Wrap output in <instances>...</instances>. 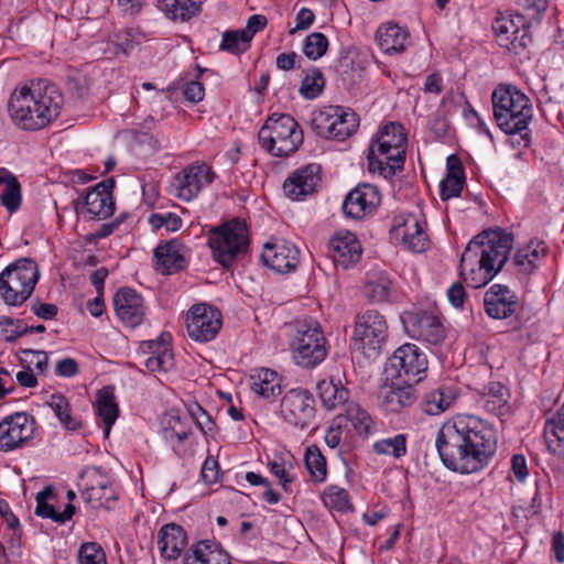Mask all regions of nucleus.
<instances>
[{
	"instance_id": "1",
	"label": "nucleus",
	"mask_w": 564,
	"mask_h": 564,
	"mask_svg": "<svg viewBox=\"0 0 564 564\" xmlns=\"http://www.w3.org/2000/svg\"><path fill=\"white\" fill-rule=\"evenodd\" d=\"M513 237L501 228L486 229L474 237L460 257V275L467 280L491 282L503 271L517 280L530 279L540 270L547 250L541 243H529L510 256Z\"/></svg>"
},
{
	"instance_id": "2",
	"label": "nucleus",
	"mask_w": 564,
	"mask_h": 564,
	"mask_svg": "<svg viewBox=\"0 0 564 564\" xmlns=\"http://www.w3.org/2000/svg\"><path fill=\"white\" fill-rule=\"evenodd\" d=\"M435 448L446 469L459 475L478 474L494 460L498 435L489 422L475 415L458 414L441 425Z\"/></svg>"
},
{
	"instance_id": "3",
	"label": "nucleus",
	"mask_w": 564,
	"mask_h": 564,
	"mask_svg": "<svg viewBox=\"0 0 564 564\" xmlns=\"http://www.w3.org/2000/svg\"><path fill=\"white\" fill-rule=\"evenodd\" d=\"M64 102L59 88L46 79L17 87L8 101L9 115L20 129L36 131L55 120Z\"/></svg>"
},
{
	"instance_id": "4",
	"label": "nucleus",
	"mask_w": 564,
	"mask_h": 564,
	"mask_svg": "<svg viewBox=\"0 0 564 564\" xmlns=\"http://www.w3.org/2000/svg\"><path fill=\"white\" fill-rule=\"evenodd\" d=\"M491 101L497 127L506 134H519L518 144L529 147V124L533 119L530 98L514 85L500 84L492 91Z\"/></svg>"
},
{
	"instance_id": "5",
	"label": "nucleus",
	"mask_w": 564,
	"mask_h": 564,
	"mask_svg": "<svg viewBox=\"0 0 564 564\" xmlns=\"http://www.w3.org/2000/svg\"><path fill=\"white\" fill-rule=\"evenodd\" d=\"M406 135L402 124L389 122L380 130L379 137L368 150V169L384 178H391L401 171L405 161Z\"/></svg>"
},
{
	"instance_id": "6",
	"label": "nucleus",
	"mask_w": 564,
	"mask_h": 564,
	"mask_svg": "<svg viewBox=\"0 0 564 564\" xmlns=\"http://www.w3.org/2000/svg\"><path fill=\"white\" fill-rule=\"evenodd\" d=\"M288 328L290 350L297 366L313 369L325 360L328 354L327 339L316 319L296 318L288 325Z\"/></svg>"
},
{
	"instance_id": "7",
	"label": "nucleus",
	"mask_w": 564,
	"mask_h": 564,
	"mask_svg": "<svg viewBox=\"0 0 564 564\" xmlns=\"http://www.w3.org/2000/svg\"><path fill=\"white\" fill-rule=\"evenodd\" d=\"M400 318L406 335L427 347H441L447 337L445 318L435 303L413 305Z\"/></svg>"
},
{
	"instance_id": "8",
	"label": "nucleus",
	"mask_w": 564,
	"mask_h": 564,
	"mask_svg": "<svg viewBox=\"0 0 564 564\" xmlns=\"http://www.w3.org/2000/svg\"><path fill=\"white\" fill-rule=\"evenodd\" d=\"M258 140L269 154L284 158L296 152L303 143V131L292 116L273 113L260 128Z\"/></svg>"
},
{
	"instance_id": "9",
	"label": "nucleus",
	"mask_w": 564,
	"mask_h": 564,
	"mask_svg": "<svg viewBox=\"0 0 564 564\" xmlns=\"http://www.w3.org/2000/svg\"><path fill=\"white\" fill-rule=\"evenodd\" d=\"M208 245L214 259L225 269L232 264L249 249L247 225L239 218H234L209 230Z\"/></svg>"
},
{
	"instance_id": "10",
	"label": "nucleus",
	"mask_w": 564,
	"mask_h": 564,
	"mask_svg": "<svg viewBox=\"0 0 564 564\" xmlns=\"http://www.w3.org/2000/svg\"><path fill=\"white\" fill-rule=\"evenodd\" d=\"M388 338L386 317L378 311L368 310L355 324L352 344L366 358H376Z\"/></svg>"
},
{
	"instance_id": "11",
	"label": "nucleus",
	"mask_w": 564,
	"mask_h": 564,
	"mask_svg": "<svg viewBox=\"0 0 564 564\" xmlns=\"http://www.w3.org/2000/svg\"><path fill=\"white\" fill-rule=\"evenodd\" d=\"M359 126L356 112L341 106H327L312 119V129L325 139L343 141L354 134Z\"/></svg>"
},
{
	"instance_id": "12",
	"label": "nucleus",
	"mask_w": 564,
	"mask_h": 564,
	"mask_svg": "<svg viewBox=\"0 0 564 564\" xmlns=\"http://www.w3.org/2000/svg\"><path fill=\"white\" fill-rule=\"evenodd\" d=\"M186 332L188 337L199 344L213 341L223 327L221 311L209 303H197L186 313Z\"/></svg>"
},
{
	"instance_id": "13",
	"label": "nucleus",
	"mask_w": 564,
	"mask_h": 564,
	"mask_svg": "<svg viewBox=\"0 0 564 564\" xmlns=\"http://www.w3.org/2000/svg\"><path fill=\"white\" fill-rule=\"evenodd\" d=\"M531 21L517 11L509 17L497 18L492 23V30L498 44L516 55L523 53L532 43Z\"/></svg>"
},
{
	"instance_id": "14",
	"label": "nucleus",
	"mask_w": 564,
	"mask_h": 564,
	"mask_svg": "<svg viewBox=\"0 0 564 564\" xmlns=\"http://www.w3.org/2000/svg\"><path fill=\"white\" fill-rule=\"evenodd\" d=\"M280 415L284 422L300 430H306L316 415V400L305 388L288 390L280 402Z\"/></svg>"
},
{
	"instance_id": "15",
	"label": "nucleus",
	"mask_w": 564,
	"mask_h": 564,
	"mask_svg": "<svg viewBox=\"0 0 564 564\" xmlns=\"http://www.w3.org/2000/svg\"><path fill=\"white\" fill-rule=\"evenodd\" d=\"M389 361L391 368L397 371L395 378L403 383L413 386L425 378L429 369L427 356L421 348L411 343L397 348Z\"/></svg>"
},
{
	"instance_id": "16",
	"label": "nucleus",
	"mask_w": 564,
	"mask_h": 564,
	"mask_svg": "<svg viewBox=\"0 0 564 564\" xmlns=\"http://www.w3.org/2000/svg\"><path fill=\"white\" fill-rule=\"evenodd\" d=\"M113 187L115 180L107 178L90 188L83 199H73L72 205L76 214L98 220L110 217L115 210Z\"/></svg>"
},
{
	"instance_id": "17",
	"label": "nucleus",
	"mask_w": 564,
	"mask_h": 564,
	"mask_svg": "<svg viewBox=\"0 0 564 564\" xmlns=\"http://www.w3.org/2000/svg\"><path fill=\"white\" fill-rule=\"evenodd\" d=\"M215 176L209 165L192 164L173 177L170 193L182 200L191 202L214 181Z\"/></svg>"
},
{
	"instance_id": "18",
	"label": "nucleus",
	"mask_w": 564,
	"mask_h": 564,
	"mask_svg": "<svg viewBox=\"0 0 564 564\" xmlns=\"http://www.w3.org/2000/svg\"><path fill=\"white\" fill-rule=\"evenodd\" d=\"M36 421L26 412H15L0 422V449L11 452L33 438Z\"/></svg>"
},
{
	"instance_id": "19",
	"label": "nucleus",
	"mask_w": 564,
	"mask_h": 564,
	"mask_svg": "<svg viewBox=\"0 0 564 564\" xmlns=\"http://www.w3.org/2000/svg\"><path fill=\"white\" fill-rule=\"evenodd\" d=\"M380 202L381 195L376 186L359 184L347 194L343 203V212L349 218L361 219L375 212Z\"/></svg>"
},
{
	"instance_id": "20",
	"label": "nucleus",
	"mask_w": 564,
	"mask_h": 564,
	"mask_svg": "<svg viewBox=\"0 0 564 564\" xmlns=\"http://www.w3.org/2000/svg\"><path fill=\"white\" fill-rule=\"evenodd\" d=\"M321 181V165L310 163L289 175L283 183V192L293 200H302L316 191Z\"/></svg>"
},
{
	"instance_id": "21",
	"label": "nucleus",
	"mask_w": 564,
	"mask_h": 564,
	"mask_svg": "<svg viewBox=\"0 0 564 564\" xmlns=\"http://www.w3.org/2000/svg\"><path fill=\"white\" fill-rule=\"evenodd\" d=\"M519 307V299L506 284H492L485 293L484 308L494 319L512 316Z\"/></svg>"
},
{
	"instance_id": "22",
	"label": "nucleus",
	"mask_w": 564,
	"mask_h": 564,
	"mask_svg": "<svg viewBox=\"0 0 564 564\" xmlns=\"http://www.w3.org/2000/svg\"><path fill=\"white\" fill-rule=\"evenodd\" d=\"M262 262L278 273H289L300 262L299 249L285 241L267 242L261 253Z\"/></svg>"
},
{
	"instance_id": "23",
	"label": "nucleus",
	"mask_w": 564,
	"mask_h": 564,
	"mask_svg": "<svg viewBox=\"0 0 564 564\" xmlns=\"http://www.w3.org/2000/svg\"><path fill=\"white\" fill-rule=\"evenodd\" d=\"M417 399L416 389L411 383L384 384L378 394L379 406L386 413L399 414L411 408Z\"/></svg>"
},
{
	"instance_id": "24",
	"label": "nucleus",
	"mask_w": 564,
	"mask_h": 564,
	"mask_svg": "<svg viewBox=\"0 0 564 564\" xmlns=\"http://www.w3.org/2000/svg\"><path fill=\"white\" fill-rule=\"evenodd\" d=\"M118 317L129 327L139 326L144 317L143 300L135 290L123 286L113 297Z\"/></svg>"
},
{
	"instance_id": "25",
	"label": "nucleus",
	"mask_w": 564,
	"mask_h": 564,
	"mask_svg": "<svg viewBox=\"0 0 564 564\" xmlns=\"http://www.w3.org/2000/svg\"><path fill=\"white\" fill-rule=\"evenodd\" d=\"M183 564H231V557L220 544L200 540L185 552Z\"/></svg>"
},
{
	"instance_id": "26",
	"label": "nucleus",
	"mask_w": 564,
	"mask_h": 564,
	"mask_svg": "<svg viewBox=\"0 0 564 564\" xmlns=\"http://www.w3.org/2000/svg\"><path fill=\"white\" fill-rule=\"evenodd\" d=\"M333 260L343 268H348L359 261L361 247L351 232H337L329 241Z\"/></svg>"
},
{
	"instance_id": "27",
	"label": "nucleus",
	"mask_w": 564,
	"mask_h": 564,
	"mask_svg": "<svg viewBox=\"0 0 564 564\" xmlns=\"http://www.w3.org/2000/svg\"><path fill=\"white\" fill-rule=\"evenodd\" d=\"M459 393L454 384H440L424 393L420 406L427 415H438L448 410Z\"/></svg>"
},
{
	"instance_id": "28",
	"label": "nucleus",
	"mask_w": 564,
	"mask_h": 564,
	"mask_svg": "<svg viewBox=\"0 0 564 564\" xmlns=\"http://www.w3.org/2000/svg\"><path fill=\"white\" fill-rule=\"evenodd\" d=\"M158 545L163 558L176 560L187 545L186 531L176 523H167L159 531Z\"/></svg>"
},
{
	"instance_id": "29",
	"label": "nucleus",
	"mask_w": 564,
	"mask_h": 564,
	"mask_svg": "<svg viewBox=\"0 0 564 564\" xmlns=\"http://www.w3.org/2000/svg\"><path fill=\"white\" fill-rule=\"evenodd\" d=\"M185 246L177 239H172L164 245H159L154 250L158 270L163 274H171L182 270L186 265Z\"/></svg>"
},
{
	"instance_id": "30",
	"label": "nucleus",
	"mask_w": 564,
	"mask_h": 564,
	"mask_svg": "<svg viewBox=\"0 0 564 564\" xmlns=\"http://www.w3.org/2000/svg\"><path fill=\"white\" fill-rule=\"evenodd\" d=\"M282 377L272 369L260 368L250 376L251 390L263 399H275L282 393Z\"/></svg>"
},
{
	"instance_id": "31",
	"label": "nucleus",
	"mask_w": 564,
	"mask_h": 564,
	"mask_svg": "<svg viewBox=\"0 0 564 564\" xmlns=\"http://www.w3.org/2000/svg\"><path fill=\"white\" fill-rule=\"evenodd\" d=\"M408 37V31L392 22L381 25L376 32L378 44L387 54L403 52Z\"/></svg>"
},
{
	"instance_id": "32",
	"label": "nucleus",
	"mask_w": 564,
	"mask_h": 564,
	"mask_svg": "<svg viewBox=\"0 0 564 564\" xmlns=\"http://www.w3.org/2000/svg\"><path fill=\"white\" fill-rule=\"evenodd\" d=\"M97 414L105 424V435L108 436L112 425L119 416V406L116 402L113 386H105L96 393Z\"/></svg>"
},
{
	"instance_id": "33",
	"label": "nucleus",
	"mask_w": 564,
	"mask_h": 564,
	"mask_svg": "<svg viewBox=\"0 0 564 564\" xmlns=\"http://www.w3.org/2000/svg\"><path fill=\"white\" fill-rule=\"evenodd\" d=\"M40 278L39 265L31 258H20L10 263L1 273L0 282L14 280L18 282H37Z\"/></svg>"
},
{
	"instance_id": "34",
	"label": "nucleus",
	"mask_w": 564,
	"mask_h": 564,
	"mask_svg": "<svg viewBox=\"0 0 564 564\" xmlns=\"http://www.w3.org/2000/svg\"><path fill=\"white\" fill-rule=\"evenodd\" d=\"M52 496L50 488H45L36 495V508L35 514L42 518L51 519L56 523H65L70 520L76 511L73 503H67L62 512H58L53 505L47 502V499Z\"/></svg>"
},
{
	"instance_id": "35",
	"label": "nucleus",
	"mask_w": 564,
	"mask_h": 564,
	"mask_svg": "<svg viewBox=\"0 0 564 564\" xmlns=\"http://www.w3.org/2000/svg\"><path fill=\"white\" fill-rule=\"evenodd\" d=\"M156 6L174 21H187L200 10L198 0H158Z\"/></svg>"
},
{
	"instance_id": "36",
	"label": "nucleus",
	"mask_w": 564,
	"mask_h": 564,
	"mask_svg": "<svg viewBox=\"0 0 564 564\" xmlns=\"http://www.w3.org/2000/svg\"><path fill=\"white\" fill-rule=\"evenodd\" d=\"M82 498L94 509L104 508L107 510L115 508L118 500L115 488L107 484H98L87 488L82 492Z\"/></svg>"
},
{
	"instance_id": "37",
	"label": "nucleus",
	"mask_w": 564,
	"mask_h": 564,
	"mask_svg": "<svg viewBox=\"0 0 564 564\" xmlns=\"http://www.w3.org/2000/svg\"><path fill=\"white\" fill-rule=\"evenodd\" d=\"M509 398L508 389L500 382H490L480 393L478 403L491 413H499L507 404Z\"/></svg>"
},
{
	"instance_id": "38",
	"label": "nucleus",
	"mask_w": 564,
	"mask_h": 564,
	"mask_svg": "<svg viewBox=\"0 0 564 564\" xmlns=\"http://www.w3.org/2000/svg\"><path fill=\"white\" fill-rule=\"evenodd\" d=\"M345 417L360 437H368L375 431V422L370 414L359 404L350 402L345 408Z\"/></svg>"
},
{
	"instance_id": "39",
	"label": "nucleus",
	"mask_w": 564,
	"mask_h": 564,
	"mask_svg": "<svg viewBox=\"0 0 564 564\" xmlns=\"http://www.w3.org/2000/svg\"><path fill=\"white\" fill-rule=\"evenodd\" d=\"M46 403L67 431L74 432L83 426L78 417L72 416L69 402L62 393L52 394Z\"/></svg>"
},
{
	"instance_id": "40",
	"label": "nucleus",
	"mask_w": 564,
	"mask_h": 564,
	"mask_svg": "<svg viewBox=\"0 0 564 564\" xmlns=\"http://www.w3.org/2000/svg\"><path fill=\"white\" fill-rule=\"evenodd\" d=\"M318 390L322 404L327 410H334L339 405L346 408L348 404L349 391L340 382L322 381L318 383Z\"/></svg>"
},
{
	"instance_id": "41",
	"label": "nucleus",
	"mask_w": 564,
	"mask_h": 564,
	"mask_svg": "<svg viewBox=\"0 0 564 564\" xmlns=\"http://www.w3.org/2000/svg\"><path fill=\"white\" fill-rule=\"evenodd\" d=\"M372 451L377 455L401 459L408 454V435L399 433L391 437L378 440L372 444Z\"/></svg>"
},
{
	"instance_id": "42",
	"label": "nucleus",
	"mask_w": 564,
	"mask_h": 564,
	"mask_svg": "<svg viewBox=\"0 0 564 564\" xmlns=\"http://www.w3.org/2000/svg\"><path fill=\"white\" fill-rule=\"evenodd\" d=\"M322 500L325 507L329 510H335L340 513L354 510L349 492L338 486H328L322 495Z\"/></svg>"
},
{
	"instance_id": "43",
	"label": "nucleus",
	"mask_w": 564,
	"mask_h": 564,
	"mask_svg": "<svg viewBox=\"0 0 564 564\" xmlns=\"http://www.w3.org/2000/svg\"><path fill=\"white\" fill-rule=\"evenodd\" d=\"M305 467L315 482H323L327 477L326 458L316 445L306 448L304 455Z\"/></svg>"
},
{
	"instance_id": "44",
	"label": "nucleus",
	"mask_w": 564,
	"mask_h": 564,
	"mask_svg": "<svg viewBox=\"0 0 564 564\" xmlns=\"http://www.w3.org/2000/svg\"><path fill=\"white\" fill-rule=\"evenodd\" d=\"M325 87V78L323 73L317 67H312L306 70L302 79L300 93L306 99H315L318 97Z\"/></svg>"
},
{
	"instance_id": "45",
	"label": "nucleus",
	"mask_w": 564,
	"mask_h": 564,
	"mask_svg": "<svg viewBox=\"0 0 564 564\" xmlns=\"http://www.w3.org/2000/svg\"><path fill=\"white\" fill-rule=\"evenodd\" d=\"M423 228L420 218L415 214L401 213L393 218V225L391 228L392 234L395 238L401 240L409 237L410 234L419 232Z\"/></svg>"
},
{
	"instance_id": "46",
	"label": "nucleus",
	"mask_w": 564,
	"mask_h": 564,
	"mask_svg": "<svg viewBox=\"0 0 564 564\" xmlns=\"http://www.w3.org/2000/svg\"><path fill=\"white\" fill-rule=\"evenodd\" d=\"M6 184L1 194L2 205L10 212H15L21 205V186L17 177L9 174L1 178Z\"/></svg>"
},
{
	"instance_id": "47",
	"label": "nucleus",
	"mask_w": 564,
	"mask_h": 564,
	"mask_svg": "<svg viewBox=\"0 0 564 564\" xmlns=\"http://www.w3.org/2000/svg\"><path fill=\"white\" fill-rule=\"evenodd\" d=\"M251 40L245 32L239 30L226 31L223 34V41L220 43V50L239 54L246 52L250 47Z\"/></svg>"
},
{
	"instance_id": "48",
	"label": "nucleus",
	"mask_w": 564,
	"mask_h": 564,
	"mask_svg": "<svg viewBox=\"0 0 564 564\" xmlns=\"http://www.w3.org/2000/svg\"><path fill=\"white\" fill-rule=\"evenodd\" d=\"M21 290H15L11 284H0V296L7 305H22L32 295L35 284H21Z\"/></svg>"
},
{
	"instance_id": "49",
	"label": "nucleus",
	"mask_w": 564,
	"mask_h": 564,
	"mask_svg": "<svg viewBox=\"0 0 564 564\" xmlns=\"http://www.w3.org/2000/svg\"><path fill=\"white\" fill-rule=\"evenodd\" d=\"M327 48L328 40L321 32H313L304 40L303 53L310 59L316 61L321 58L325 55Z\"/></svg>"
},
{
	"instance_id": "50",
	"label": "nucleus",
	"mask_w": 564,
	"mask_h": 564,
	"mask_svg": "<svg viewBox=\"0 0 564 564\" xmlns=\"http://www.w3.org/2000/svg\"><path fill=\"white\" fill-rule=\"evenodd\" d=\"M270 473L279 479V484L285 492H292L291 485L295 480L292 474L293 466L284 459H274L268 463Z\"/></svg>"
},
{
	"instance_id": "51",
	"label": "nucleus",
	"mask_w": 564,
	"mask_h": 564,
	"mask_svg": "<svg viewBox=\"0 0 564 564\" xmlns=\"http://www.w3.org/2000/svg\"><path fill=\"white\" fill-rule=\"evenodd\" d=\"M78 564H107L104 549L97 542H85L79 546Z\"/></svg>"
},
{
	"instance_id": "52",
	"label": "nucleus",
	"mask_w": 564,
	"mask_h": 564,
	"mask_svg": "<svg viewBox=\"0 0 564 564\" xmlns=\"http://www.w3.org/2000/svg\"><path fill=\"white\" fill-rule=\"evenodd\" d=\"M362 294L372 304H383L397 301V295L392 292L390 284H365Z\"/></svg>"
},
{
	"instance_id": "53",
	"label": "nucleus",
	"mask_w": 564,
	"mask_h": 564,
	"mask_svg": "<svg viewBox=\"0 0 564 564\" xmlns=\"http://www.w3.org/2000/svg\"><path fill=\"white\" fill-rule=\"evenodd\" d=\"M245 478L251 486H263L265 488L262 498L268 503L275 505L281 500V495L271 488V482L268 478L253 471H248Z\"/></svg>"
},
{
	"instance_id": "54",
	"label": "nucleus",
	"mask_w": 564,
	"mask_h": 564,
	"mask_svg": "<svg viewBox=\"0 0 564 564\" xmlns=\"http://www.w3.org/2000/svg\"><path fill=\"white\" fill-rule=\"evenodd\" d=\"M516 11L535 20L547 9L549 0H514Z\"/></svg>"
},
{
	"instance_id": "55",
	"label": "nucleus",
	"mask_w": 564,
	"mask_h": 564,
	"mask_svg": "<svg viewBox=\"0 0 564 564\" xmlns=\"http://www.w3.org/2000/svg\"><path fill=\"white\" fill-rule=\"evenodd\" d=\"M465 177L446 174L445 178L440 184V195L443 200H447L460 195Z\"/></svg>"
},
{
	"instance_id": "56",
	"label": "nucleus",
	"mask_w": 564,
	"mask_h": 564,
	"mask_svg": "<svg viewBox=\"0 0 564 564\" xmlns=\"http://www.w3.org/2000/svg\"><path fill=\"white\" fill-rule=\"evenodd\" d=\"M177 424H181L180 415H170L166 425L163 427V437L166 441L173 442L174 440H176L177 443H182L188 438L192 431L177 430Z\"/></svg>"
},
{
	"instance_id": "57",
	"label": "nucleus",
	"mask_w": 564,
	"mask_h": 564,
	"mask_svg": "<svg viewBox=\"0 0 564 564\" xmlns=\"http://www.w3.org/2000/svg\"><path fill=\"white\" fill-rule=\"evenodd\" d=\"M170 344L171 335L169 333H162L154 340L142 341L140 348L144 354L154 356L163 354V350L164 352H171Z\"/></svg>"
},
{
	"instance_id": "58",
	"label": "nucleus",
	"mask_w": 564,
	"mask_h": 564,
	"mask_svg": "<svg viewBox=\"0 0 564 564\" xmlns=\"http://www.w3.org/2000/svg\"><path fill=\"white\" fill-rule=\"evenodd\" d=\"M402 242L409 250L417 253L424 252L430 245L424 227L419 232L410 234L409 237L403 238Z\"/></svg>"
},
{
	"instance_id": "59",
	"label": "nucleus",
	"mask_w": 564,
	"mask_h": 564,
	"mask_svg": "<svg viewBox=\"0 0 564 564\" xmlns=\"http://www.w3.org/2000/svg\"><path fill=\"white\" fill-rule=\"evenodd\" d=\"M144 365L151 372L161 370L167 371V369L173 366V355L172 352L163 351L161 355L150 356L144 361Z\"/></svg>"
},
{
	"instance_id": "60",
	"label": "nucleus",
	"mask_w": 564,
	"mask_h": 564,
	"mask_svg": "<svg viewBox=\"0 0 564 564\" xmlns=\"http://www.w3.org/2000/svg\"><path fill=\"white\" fill-rule=\"evenodd\" d=\"M545 441L547 449L564 462V432L556 433L555 430L549 429V433H545Z\"/></svg>"
},
{
	"instance_id": "61",
	"label": "nucleus",
	"mask_w": 564,
	"mask_h": 564,
	"mask_svg": "<svg viewBox=\"0 0 564 564\" xmlns=\"http://www.w3.org/2000/svg\"><path fill=\"white\" fill-rule=\"evenodd\" d=\"M219 465L217 459L208 455L203 463L200 478L205 484H215L218 480Z\"/></svg>"
},
{
	"instance_id": "62",
	"label": "nucleus",
	"mask_w": 564,
	"mask_h": 564,
	"mask_svg": "<svg viewBox=\"0 0 564 564\" xmlns=\"http://www.w3.org/2000/svg\"><path fill=\"white\" fill-rule=\"evenodd\" d=\"M0 514L6 521L8 528L13 531V535L20 538V521L12 512L7 500L0 499Z\"/></svg>"
},
{
	"instance_id": "63",
	"label": "nucleus",
	"mask_w": 564,
	"mask_h": 564,
	"mask_svg": "<svg viewBox=\"0 0 564 564\" xmlns=\"http://www.w3.org/2000/svg\"><path fill=\"white\" fill-rule=\"evenodd\" d=\"M183 95L186 100L197 104L204 99L205 88L198 80H191L185 84L183 88Z\"/></svg>"
},
{
	"instance_id": "64",
	"label": "nucleus",
	"mask_w": 564,
	"mask_h": 564,
	"mask_svg": "<svg viewBox=\"0 0 564 564\" xmlns=\"http://www.w3.org/2000/svg\"><path fill=\"white\" fill-rule=\"evenodd\" d=\"M341 420H343V415L341 414L337 415L333 425L329 426L325 433V437H324L325 443L330 448L338 447L341 442V429H340Z\"/></svg>"
}]
</instances>
